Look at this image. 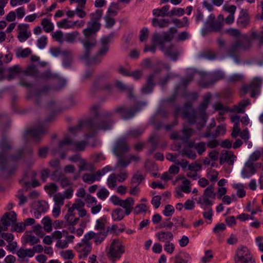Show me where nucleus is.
I'll return each instance as SVG.
<instances>
[{
    "instance_id": "obj_1",
    "label": "nucleus",
    "mask_w": 263,
    "mask_h": 263,
    "mask_svg": "<svg viewBox=\"0 0 263 263\" xmlns=\"http://www.w3.org/2000/svg\"><path fill=\"white\" fill-rule=\"evenodd\" d=\"M99 106L97 105L91 107V112L95 116L96 119L80 121L78 124L68 128L69 132L74 135L77 132L83 128H87L89 133L85 134V138H93L92 142L90 143L92 147L97 145V140L95 138L97 130H107L112 128L114 124L112 119L114 111L111 110L104 111L100 116L98 114Z\"/></svg>"
},
{
    "instance_id": "obj_2",
    "label": "nucleus",
    "mask_w": 263,
    "mask_h": 263,
    "mask_svg": "<svg viewBox=\"0 0 263 263\" xmlns=\"http://www.w3.org/2000/svg\"><path fill=\"white\" fill-rule=\"evenodd\" d=\"M262 36H259L255 30L252 29L249 31V34H244L242 36V41H237L234 42L229 48L228 51V54L233 57H236V54L239 50H247L250 49L252 46V41H258L257 45L260 47L263 46V32L261 33Z\"/></svg>"
},
{
    "instance_id": "obj_3",
    "label": "nucleus",
    "mask_w": 263,
    "mask_h": 263,
    "mask_svg": "<svg viewBox=\"0 0 263 263\" xmlns=\"http://www.w3.org/2000/svg\"><path fill=\"white\" fill-rule=\"evenodd\" d=\"M12 148V142L6 138L0 142V169H7L11 161L15 162L20 159L24 153L22 149H19L14 155L10 156L9 151Z\"/></svg>"
},
{
    "instance_id": "obj_4",
    "label": "nucleus",
    "mask_w": 263,
    "mask_h": 263,
    "mask_svg": "<svg viewBox=\"0 0 263 263\" xmlns=\"http://www.w3.org/2000/svg\"><path fill=\"white\" fill-rule=\"evenodd\" d=\"M192 106L193 103L191 101H187L185 102L182 107L179 106H177L175 107V111L173 113L175 117V120L173 122V123L164 125V129L166 131H170L172 129L174 126L177 125V118L179 115H180L183 119H186L190 124H195L196 122L197 119L195 112L194 111H188V109H191L192 108Z\"/></svg>"
},
{
    "instance_id": "obj_5",
    "label": "nucleus",
    "mask_w": 263,
    "mask_h": 263,
    "mask_svg": "<svg viewBox=\"0 0 263 263\" xmlns=\"http://www.w3.org/2000/svg\"><path fill=\"white\" fill-rule=\"evenodd\" d=\"M51 119L47 118L44 121L39 122L34 128L27 130L24 135L25 140L30 138L35 143L40 142L43 136L47 133V123Z\"/></svg>"
},
{
    "instance_id": "obj_6",
    "label": "nucleus",
    "mask_w": 263,
    "mask_h": 263,
    "mask_svg": "<svg viewBox=\"0 0 263 263\" xmlns=\"http://www.w3.org/2000/svg\"><path fill=\"white\" fill-rule=\"evenodd\" d=\"M95 236V232L89 231L86 233L81 242L78 243L74 247L75 250L80 253V259L86 258L92 250L91 243L90 240Z\"/></svg>"
},
{
    "instance_id": "obj_7",
    "label": "nucleus",
    "mask_w": 263,
    "mask_h": 263,
    "mask_svg": "<svg viewBox=\"0 0 263 263\" xmlns=\"http://www.w3.org/2000/svg\"><path fill=\"white\" fill-rule=\"evenodd\" d=\"M146 104V102H139L133 108H127L125 105H121L117 106L112 111H114V114L116 112L120 115L123 119L128 120L133 118L136 113Z\"/></svg>"
},
{
    "instance_id": "obj_8",
    "label": "nucleus",
    "mask_w": 263,
    "mask_h": 263,
    "mask_svg": "<svg viewBox=\"0 0 263 263\" xmlns=\"http://www.w3.org/2000/svg\"><path fill=\"white\" fill-rule=\"evenodd\" d=\"M20 84L22 86L26 87L29 88L27 95V98L28 99H33L36 104H39L40 103L39 100L41 97L46 94L48 90L51 89L50 86H45L40 89L36 90L34 92V88L33 85L28 83L26 80H22L20 82Z\"/></svg>"
},
{
    "instance_id": "obj_9",
    "label": "nucleus",
    "mask_w": 263,
    "mask_h": 263,
    "mask_svg": "<svg viewBox=\"0 0 263 263\" xmlns=\"http://www.w3.org/2000/svg\"><path fill=\"white\" fill-rule=\"evenodd\" d=\"M263 80L261 78L255 77L248 84L243 85L240 90V95L245 96L248 92L251 93V97L255 98L260 93Z\"/></svg>"
},
{
    "instance_id": "obj_10",
    "label": "nucleus",
    "mask_w": 263,
    "mask_h": 263,
    "mask_svg": "<svg viewBox=\"0 0 263 263\" xmlns=\"http://www.w3.org/2000/svg\"><path fill=\"white\" fill-rule=\"evenodd\" d=\"M125 252V247L121 241L114 239L110 244L107 253V257L114 263L119 260Z\"/></svg>"
},
{
    "instance_id": "obj_11",
    "label": "nucleus",
    "mask_w": 263,
    "mask_h": 263,
    "mask_svg": "<svg viewBox=\"0 0 263 263\" xmlns=\"http://www.w3.org/2000/svg\"><path fill=\"white\" fill-rule=\"evenodd\" d=\"M110 201L115 206H119L124 209L126 216L130 214L134 209L135 200L132 197L126 198L125 199H121L117 195L110 197Z\"/></svg>"
},
{
    "instance_id": "obj_12",
    "label": "nucleus",
    "mask_w": 263,
    "mask_h": 263,
    "mask_svg": "<svg viewBox=\"0 0 263 263\" xmlns=\"http://www.w3.org/2000/svg\"><path fill=\"white\" fill-rule=\"evenodd\" d=\"M211 98V96L210 94H206L203 97V101L198 107V109L201 112V115L200 117H198L196 115L197 119L195 123H197V128L199 130H201L202 127L204 126L206 122L205 111L210 103ZM194 111L196 114L194 110H193L192 111Z\"/></svg>"
},
{
    "instance_id": "obj_13",
    "label": "nucleus",
    "mask_w": 263,
    "mask_h": 263,
    "mask_svg": "<svg viewBox=\"0 0 263 263\" xmlns=\"http://www.w3.org/2000/svg\"><path fill=\"white\" fill-rule=\"evenodd\" d=\"M201 79L199 81V85L202 87H206L214 84L217 81L222 80L224 77V73L220 70L213 72L210 76L206 74H200Z\"/></svg>"
},
{
    "instance_id": "obj_14",
    "label": "nucleus",
    "mask_w": 263,
    "mask_h": 263,
    "mask_svg": "<svg viewBox=\"0 0 263 263\" xmlns=\"http://www.w3.org/2000/svg\"><path fill=\"white\" fill-rule=\"evenodd\" d=\"M85 138V135L84 136ZM85 138V141H81L79 142H75L70 139L68 137H66L64 139L61 141L59 143V146L60 149H62L64 145H70L71 146V150L73 152L80 151H84L86 147V145L88 144V140Z\"/></svg>"
},
{
    "instance_id": "obj_15",
    "label": "nucleus",
    "mask_w": 263,
    "mask_h": 263,
    "mask_svg": "<svg viewBox=\"0 0 263 263\" xmlns=\"http://www.w3.org/2000/svg\"><path fill=\"white\" fill-rule=\"evenodd\" d=\"M254 259L249 249L245 246L237 248L234 257L235 263H240Z\"/></svg>"
},
{
    "instance_id": "obj_16",
    "label": "nucleus",
    "mask_w": 263,
    "mask_h": 263,
    "mask_svg": "<svg viewBox=\"0 0 263 263\" xmlns=\"http://www.w3.org/2000/svg\"><path fill=\"white\" fill-rule=\"evenodd\" d=\"M16 216V214L14 211L6 213L1 219V223L2 226L0 224V232L2 231H7L8 228L12 223V221L14 222L15 221Z\"/></svg>"
},
{
    "instance_id": "obj_17",
    "label": "nucleus",
    "mask_w": 263,
    "mask_h": 263,
    "mask_svg": "<svg viewBox=\"0 0 263 263\" xmlns=\"http://www.w3.org/2000/svg\"><path fill=\"white\" fill-rule=\"evenodd\" d=\"M81 43L84 50L83 54L81 57V59L83 61L90 55L91 50L96 45V41L93 39L91 40L86 39L82 40Z\"/></svg>"
},
{
    "instance_id": "obj_18",
    "label": "nucleus",
    "mask_w": 263,
    "mask_h": 263,
    "mask_svg": "<svg viewBox=\"0 0 263 263\" xmlns=\"http://www.w3.org/2000/svg\"><path fill=\"white\" fill-rule=\"evenodd\" d=\"M250 23V18L247 10L241 9L236 21L237 26L240 28H245L247 27Z\"/></svg>"
},
{
    "instance_id": "obj_19",
    "label": "nucleus",
    "mask_w": 263,
    "mask_h": 263,
    "mask_svg": "<svg viewBox=\"0 0 263 263\" xmlns=\"http://www.w3.org/2000/svg\"><path fill=\"white\" fill-rule=\"evenodd\" d=\"M115 36L114 33H111L107 36H103L101 39V47L99 50L98 53L102 57L105 56L109 50V43L111 39Z\"/></svg>"
},
{
    "instance_id": "obj_20",
    "label": "nucleus",
    "mask_w": 263,
    "mask_h": 263,
    "mask_svg": "<svg viewBox=\"0 0 263 263\" xmlns=\"http://www.w3.org/2000/svg\"><path fill=\"white\" fill-rule=\"evenodd\" d=\"M29 26L27 24H21L18 25L17 28L19 32L17 38L20 42H24L26 41L31 35V31H28Z\"/></svg>"
},
{
    "instance_id": "obj_21",
    "label": "nucleus",
    "mask_w": 263,
    "mask_h": 263,
    "mask_svg": "<svg viewBox=\"0 0 263 263\" xmlns=\"http://www.w3.org/2000/svg\"><path fill=\"white\" fill-rule=\"evenodd\" d=\"M129 147L124 140L121 139L118 140L114 148V154L118 157H121L128 152Z\"/></svg>"
},
{
    "instance_id": "obj_22",
    "label": "nucleus",
    "mask_w": 263,
    "mask_h": 263,
    "mask_svg": "<svg viewBox=\"0 0 263 263\" xmlns=\"http://www.w3.org/2000/svg\"><path fill=\"white\" fill-rule=\"evenodd\" d=\"M155 85L154 74H151L147 77L146 84L141 88V92L144 94L152 93Z\"/></svg>"
},
{
    "instance_id": "obj_23",
    "label": "nucleus",
    "mask_w": 263,
    "mask_h": 263,
    "mask_svg": "<svg viewBox=\"0 0 263 263\" xmlns=\"http://www.w3.org/2000/svg\"><path fill=\"white\" fill-rule=\"evenodd\" d=\"M223 25L222 22L218 20L207 21L205 23V29L208 32H218Z\"/></svg>"
},
{
    "instance_id": "obj_24",
    "label": "nucleus",
    "mask_w": 263,
    "mask_h": 263,
    "mask_svg": "<svg viewBox=\"0 0 263 263\" xmlns=\"http://www.w3.org/2000/svg\"><path fill=\"white\" fill-rule=\"evenodd\" d=\"M157 239L165 243L169 242L174 238V236L171 232L161 231L156 234Z\"/></svg>"
},
{
    "instance_id": "obj_25",
    "label": "nucleus",
    "mask_w": 263,
    "mask_h": 263,
    "mask_svg": "<svg viewBox=\"0 0 263 263\" xmlns=\"http://www.w3.org/2000/svg\"><path fill=\"white\" fill-rule=\"evenodd\" d=\"M115 86L121 91H127L128 97L131 99L134 97L133 87L127 86L120 81L117 80L115 84Z\"/></svg>"
},
{
    "instance_id": "obj_26",
    "label": "nucleus",
    "mask_w": 263,
    "mask_h": 263,
    "mask_svg": "<svg viewBox=\"0 0 263 263\" xmlns=\"http://www.w3.org/2000/svg\"><path fill=\"white\" fill-rule=\"evenodd\" d=\"M87 27L83 31V33L85 36L88 37L96 34V32L100 29V27H99L96 23L90 24L87 23Z\"/></svg>"
},
{
    "instance_id": "obj_27",
    "label": "nucleus",
    "mask_w": 263,
    "mask_h": 263,
    "mask_svg": "<svg viewBox=\"0 0 263 263\" xmlns=\"http://www.w3.org/2000/svg\"><path fill=\"white\" fill-rule=\"evenodd\" d=\"M126 215L125 212L121 208H117L114 209L111 212V217L114 221H119L122 220Z\"/></svg>"
},
{
    "instance_id": "obj_28",
    "label": "nucleus",
    "mask_w": 263,
    "mask_h": 263,
    "mask_svg": "<svg viewBox=\"0 0 263 263\" xmlns=\"http://www.w3.org/2000/svg\"><path fill=\"white\" fill-rule=\"evenodd\" d=\"M103 15V10L101 9H97L95 12L90 14L91 20L88 23L90 24L96 23L99 27H101V24L99 21L101 19Z\"/></svg>"
},
{
    "instance_id": "obj_29",
    "label": "nucleus",
    "mask_w": 263,
    "mask_h": 263,
    "mask_svg": "<svg viewBox=\"0 0 263 263\" xmlns=\"http://www.w3.org/2000/svg\"><path fill=\"white\" fill-rule=\"evenodd\" d=\"M236 159V156L232 153L226 152L224 156H221L219 159V163L221 165L227 162L230 165H233Z\"/></svg>"
},
{
    "instance_id": "obj_30",
    "label": "nucleus",
    "mask_w": 263,
    "mask_h": 263,
    "mask_svg": "<svg viewBox=\"0 0 263 263\" xmlns=\"http://www.w3.org/2000/svg\"><path fill=\"white\" fill-rule=\"evenodd\" d=\"M102 58L101 55L97 53L96 55L92 57L89 56L86 59L83 60L87 66L92 65H96L100 63L102 61Z\"/></svg>"
},
{
    "instance_id": "obj_31",
    "label": "nucleus",
    "mask_w": 263,
    "mask_h": 263,
    "mask_svg": "<svg viewBox=\"0 0 263 263\" xmlns=\"http://www.w3.org/2000/svg\"><path fill=\"white\" fill-rule=\"evenodd\" d=\"M78 22V21L71 22L68 21L67 18H64L57 22V26L60 28L68 29L73 27L77 25Z\"/></svg>"
},
{
    "instance_id": "obj_32",
    "label": "nucleus",
    "mask_w": 263,
    "mask_h": 263,
    "mask_svg": "<svg viewBox=\"0 0 263 263\" xmlns=\"http://www.w3.org/2000/svg\"><path fill=\"white\" fill-rule=\"evenodd\" d=\"M191 259V256L186 252H181L175 257L174 263H188Z\"/></svg>"
},
{
    "instance_id": "obj_33",
    "label": "nucleus",
    "mask_w": 263,
    "mask_h": 263,
    "mask_svg": "<svg viewBox=\"0 0 263 263\" xmlns=\"http://www.w3.org/2000/svg\"><path fill=\"white\" fill-rule=\"evenodd\" d=\"M21 72V69L18 65H14L8 69V74L7 79L11 80L15 78V77Z\"/></svg>"
},
{
    "instance_id": "obj_34",
    "label": "nucleus",
    "mask_w": 263,
    "mask_h": 263,
    "mask_svg": "<svg viewBox=\"0 0 263 263\" xmlns=\"http://www.w3.org/2000/svg\"><path fill=\"white\" fill-rule=\"evenodd\" d=\"M16 254L20 258H24L27 256L32 257L34 256V251L31 249L21 248L17 251Z\"/></svg>"
},
{
    "instance_id": "obj_35",
    "label": "nucleus",
    "mask_w": 263,
    "mask_h": 263,
    "mask_svg": "<svg viewBox=\"0 0 263 263\" xmlns=\"http://www.w3.org/2000/svg\"><path fill=\"white\" fill-rule=\"evenodd\" d=\"M169 8L168 5H165L161 9H155L153 11V14L157 16H170V13H167Z\"/></svg>"
},
{
    "instance_id": "obj_36",
    "label": "nucleus",
    "mask_w": 263,
    "mask_h": 263,
    "mask_svg": "<svg viewBox=\"0 0 263 263\" xmlns=\"http://www.w3.org/2000/svg\"><path fill=\"white\" fill-rule=\"evenodd\" d=\"M41 25L44 30L46 32H50L54 29V25L50 20L44 18L42 20Z\"/></svg>"
},
{
    "instance_id": "obj_37",
    "label": "nucleus",
    "mask_w": 263,
    "mask_h": 263,
    "mask_svg": "<svg viewBox=\"0 0 263 263\" xmlns=\"http://www.w3.org/2000/svg\"><path fill=\"white\" fill-rule=\"evenodd\" d=\"M250 103V100L249 99L243 100L238 103V106H236L235 110L238 113H244L245 108Z\"/></svg>"
},
{
    "instance_id": "obj_38",
    "label": "nucleus",
    "mask_w": 263,
    "mask_h": 263,
    "mask_svg": "<svg viewBox=\"0 0 263 263\" xmlns=\"http://www.w3.org/2000/svg\"><path fill=\"white\" fill-rule=\"evenodd\" d=\"M177 29L174 27H171L167 32L163 33V40L166 42H171L174 37V34L177 32Z\"/></svg>"
},
{
    "instance_id": "obj_39",
    "label": "nucleus",
    "mask_w": 263,
    "mask_h": 263,
    "mask_svg": "<svg viewBox=\"0 0 263 263\" xmlns=\"http://www.w3.org/2000/svg\"><path fill=\"white\" fill-rule=\"evenodd\" d=\"M170 21L167 19H158L154 18L152 20V24L154 27L159 26L160 28H164L167 26Z\"/></svg>"
},
{
    "instance_id": "obj_40",
    "label": "nucleus",
    "mask_w": 263,
    "mask_h": 263,
    "mask_svg": "<svg viewBox=\"0 0 263 263\" xmlns=\"http://www.w3.org/2000/svg\"><path fill=\"white\" fill-rule=\"evenodd\" d=\"M145 178L143 175L139 173L134 174L132 177L130 183L132 185H139L144 180Z\"/></svg>"
},
{
    "instance_id": "obj_41",
    "label": "nucleus",
    "mask_w": 263,
    "mask_h": 263,
    "mask_svg": "<svg viewBox=\"0 0 263 263\" xmlns=\"http://www.w3.org/2000/svg\"><path fill=\"white\" fill-rule=\"evenodd\" d=\"M108 231L100 232L97 234L95 233L94 242L97 246L100 245L105 239L107 235Z\"/></svg>"
},
{
    "instance_id": "obj_42",
    "label": "nucleus",
    "mask_w": 263,
    "mask_h": 263,
    "mask_svg": "<svg viewBox=\"0 0 263 263\" xmlns=\"http://www.w3.org/2000/svg\"><path fill=\"white\" fill-rule=\"evenodd\" d=\"M78 35L79 32L77 31L66 33L64 37V41L69 43H73Z\"/></svg>"
},
{
    "instance_id": "obj_43",
    "label": "nucleus",
    "mask_w": 263,
    "mask_h": 263,
    "mask_svg": "<svg viewBox=\"0 0 263 263\" xmlns=\"http://www.w3.org/2000/svg\"><path fill=\"white\" fill-rule=\"evenodd\" d=\"M149 141L151 143V147L149 149V154H152L157 148L158 145V139L156 136L153 135L150 137Z\"/></svg>"
},
{
    "instance_id": "obj_44",
    "label": "nucleus",
    "mask_w": 263,
    "mask_h": 263,
    "mask_svg": "<svg viewBox=\"0 0 263 263\" xmlns=\"http://www.w3.org/2000/svg\"><path fill=\"white\" fill-rule=\"evenodd\" d=\"M11 225H12L13 230L17 232H22L26 227L24 223H16V216L15 217V221L14 222L12 221Z\"/></svg>"
},
{
    "instance_id": "obj_45",
    "label": "nucleus",
    "mask_w": 263,
    "mask_h": 263,
    "mask_svg": "<svg viewBox=\"0 0 263 263\" xmlns=\"http://www.w3.org/2000/svg\"><path fill=\"white\" fill-rule=\"evenodd\" d=\"M117 176L114 173L111 174L107 180V184L109 188L112 189L116 186Z\"/></svg>"
},
{
    "instance_id": "obj_46",
    "label": "nucleus",
    "mask_w": 263,
    "mask_h": 263,
    "mask_svg": "<svg viewBox=\"0 0 263 263\" xmlns=\"http://www.w3.org/2000/svg\"><path fill=\"white\" fill-rule=\"evenodd\" d=\"M200 57L202 58L209 60H214L216 58V55L215 53L211 50H206L200 53Z\"/></svg>"
},
{
    "instance_id": "obj_47",
    "label": "nucleus",
    "mask_w": 263,
    "mask_h": 263,
    "mask_svg": "<svg viewBox=\"0 0 263 263\" xmlns=\"http://www.w3.org/2000/svg\"><path fill=\"white\" fill-rule=\"evenodd\" d=\"M144 130V129L141 128H136L129 130L127 133V135L133 138H137L143 133Z\"/></svg>"
},
{
    "instance_id": "obj_48",
    "label": "nucleus",
    "mask_w": 263,
    "mask_h": 263,
    "mask_svg": "<svg viewBox=\"0 0 263 263\" xmlns=\"http://www.w3.org/2000/svg\"><path fill=\"white\" fill-rule=\"evenodd\" d=\"M42 223H43L44 229L47 232H50L52 230V224L51 220L48 217H45L42 220Z\"/></svg>"
},
{
    "instance_id": "obj_49",
    "label": "nucleus",
    "mask_w": 263,
    "mask_h": 263,
    "mask_svg": "<svg viewBox=\"0 0 263 263\" xmlns=\"http://www.w3.org/2000/svg\"><path fill=\"white\" fill-rule=\"evenodd\" d=\"M226 128L224 124L217 126L216 129L214 131L212 135V138H216L220 135H224L226 133Z\"/></svg>"
},
{
    "instance_id": "obj_50",
    "label": "nucleus",
    "mask_w": 263,
    "mask_h": 263,
    "mask_svg": "<svg viewBox=\"0 0 263 263\" xmlns=\"http://www.w3.org/2000/svg\"><path fill=\"white\" fill-rule=\"evenodd\" d=\"M31 50L29 48L24 49H20L16 52V56L17 58H26L31 53Z\"/></svg>"
},
{
    "instance_id": "obj_51",
    "label": "nucleus",
    "mask_w": 263,
    "mask_h": 263,
    "mask_svg": "<svg viewBox=\"0 0 263 263\" xmlns=\"http://www.w3.org/2000/svg\"><path fill=\"white\" fill-rule=\"evenodd\" d=\"M40 241V240L38 237L32 235H28L25 238V242L26 243H30L31 246H33Z\"/></svg>"
},
{
    "instance_id": "obj_52",
    "label": "nucleus",
    "mask_w": 263,
    "mask_h": 263,
    "mask_svg": "<svg viewBox=\"0 0 263 263\" xmlns=\"http://www.w3.org/2000/svg\"><path fill=\"white\" fill-rule=\"evenodd\" d=\"M194 146L198 154L200 155H202L205 151V143L203 142L195 143Z\"/></svg>"
},
{
    "instance_id": "obj_53",
    "label": "nucleus",
    "mask_w": 263,
    "mask_h": 263,
    "mask_svg": "<svg viewBox=\"0 0 263 263\" xmlns=\"http://www.w3.org/2000/svg\"><path fill=\"white\" fill-rule=\"evenodd\" d=\"M147 206L144 203L137 204L134 208L133 211L135 214H139L142 212H145L147 211Z\"/></svg>"
},
{
    "instance_id": "obj_54",
    "label": "nucleus",
    "mask_w": 263,
    "mask_h": 263,
    "mask_svg": "<svg viewBox=\"0 0 263 263\" xmlns=\"http://www.w3.org/2000/svg\"><path fill=\"white\" fill-rule=\"evenodd\" d=\"M58 181L60 182V185L63 188L68 186L72 184L70 179L67 177L65 176L64 175L60 178L59 181Z\"/></svg>"
},
{
    "instance_id": "obj_55",
    "label": "nucleus",
    "mask_w": 263,
    "mask_h": 263,
    "mask_svg": "<svg viewBox=\"0 0 263 263\" xmlns=\"http://www.w3.org/2000/svg\"><path fill=\"white\" fill-rule=\"evenodd\" d=\"M152 42L155 45H163V37L157 32L155 33L152 37Z\"/></svg>"
},
{
    "instance_id": "obj_56",
    "label": "nucleus",
    "mask_w": 263,
    "mask_h": 263,
    "mask_svg": "<svg viewBox=\"0 0 263 263\" xmlns=\"http://www.w3.org/2000/svg\"><path fill=\"white\" fill-rule=\"evenodd\" d=\"M204 196L208 198H214L215 194L214 192L213 185H210L204 191Z\"/></svg>"
},
{
    "instance_id": "obj_57",
    "label": "nucleus",
    "mask_w": 263,
    "mask_h": 263,
    "mask_svg": "<svg viewBox=\"0 0 263 263\" xmlns=\"http://www.w3.org/2000/svg\"><path fill=\"white\" fill-rule=\"evenodd\" d=\"M50 53L55 57H58L61 54H63L64 55L68 54L69 52L67 51H64L63 52H61V50L58 48L53 47L50 48Z\"/></svg>"
},
{
    "instance_id": "obj_58",
    "label": "nucleus",
    "mask_w": 263,
    "mask_h": 263,
    "mask_svg": "<svg viewBox=\"0 0 263 263\" xmlns=\"http://www.w3.org/2000/svg\"><path fill=\"white\" fill-rule=\"evenodd\" d=\"M109 191L105 187H102L97 193V196L101 200H105L109 195Z\"/></svg>"
},
{
    "instance_id": "obj_59",
    "label": "nucleus",
    "mask_w": 263,
    "mask_h": 263,
    "mask_svg": "<svg viewBox=\"0 0 263 263\" xmlns=\"http://www.w3.org/2000/svg\"><path fill=\"white\" fill-rule=\"evenodd\" d=\"M175 212V210L173 205L167 204L165 205L163 214L166 217L171 216Z\"/></svg>"
},
{
    "instance_id": "obj_60",
    "label": "nucleus",
    "mask_w": 263,
    "mask_h": 263,
    "mask_svg": "<svg viewBox=\"0 0 263 263\" xmlns=\"http://www.w3.org/2000/svg\"><path fill=\"white\" fill-rule=\"evenodd\" d=\"M47 38L45 35L41 36L37 40V45L40 49H43L47 44Z\"/></svg>"
},
{
    "instance_id": "obj_61",
    "label": "nucleus",
    "mask_w": 263,
    "mask_h": 263,
    "mask_svg": "<svg viewBox=\"0 0 263 263\" xmlns=\"http://www.w3.org/2000/svg\"><path fill=\"white\" fill-rule=\"evenodd\" d=\"M104 19L105 21V27L107 28H111L115 24V19L110 17L108 14L104 16Z\"/></svg>"
},
{
    "instance_id": "obj_62",
    "label": "nucleus",
    "mask_w": 263,
    "mask_h": 263,
    "mask_svg": "<svg viewBox=\"0 0 263 263\" xmlns=\"http://www.w3.org/2000/svg\"><path fill=\"white\" fill-rule=\"evenodd\" d=\"M60 255L65 259H71L74 257V254L71 250L62 251L60 252Z\"/></svg>"
},
{
    "instance_id": "obj_63",
    "label": "nucleus",
    "mask_w": 263,
    "mask_h": 263,
    "mask_svg": "<svg viewBox=\"0 0 263 263\" xmlns=\"http://www.w3.org/2000/svg\"><path fill=\"white\" fill-rule=\"evenodd\" d=\"M182 183L183 185L181 186V191L185 193H189L191 192V189L190 187V181L187 179L183 180Z\"/></svg>"
},
{
    "instance_id": "obj_64",
    "label": "nucleus",
    "mask_w": 263,
    "mask_h": 263,
    "mask_svg": "<svg viewBox=\"0 0 263 263\" xmlns=\"http://www.w3.org/2000/svg\"><path fill=\"white\" fill-rule=\"evenodd\" d=\"M58 85L55 86L53 89L56 90H59L64 88L66 84V81L65 80L61 78H58L56 80L55 82Z\"/></svg>"
}]
</instances>
